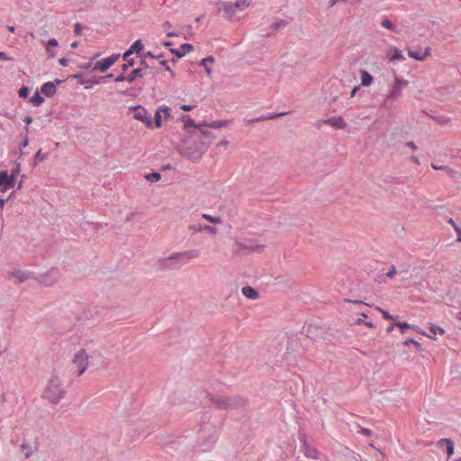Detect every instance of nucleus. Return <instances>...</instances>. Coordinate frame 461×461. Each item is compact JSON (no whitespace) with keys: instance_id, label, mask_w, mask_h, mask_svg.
I'll return each instance as SVG.
<instances>
[{"instance_id":"2eb2a0df","label":"nucleus","mask_w":461,"mask_h":461,"mask_svg":"<svg viewBox=\"0 0 461 461\" xmlns=\"http://www.w3.org/2000/svg\"><path fill=\"white\" fill-rule=\"evenodd\" d=\"M211 145V140H199L194 141L193 143L187 145L192 150H198V153H201V157L207 151L208 148Z\"/></svg>"},{"instance_id":"2f4dec72","label":"nucleus","mask_w":461,"mask_h":461,"mask_svg":"<svg viewBox=\"0 0 461 461\" xmlns=\"http://www.w3.org/2000/svg\"><path fill=\"white\" fill-rule=\"evenodd\" d=\"M230 122V120H216V121H212L211 122H207L206 121H203V127L219 129V128L225 127V126L229 125Z\"/></svg>"},{"instance_id":"09e8293b","label":"nucleus","mask_w":461,"mask_h":461,"mask_svg":"<svg viewBox=\"0 0 461 461\" xmlns=\"http://www.w3.org/2000/svg\"><path fill=\"white\" fill-rule=\"evenodd\" d=\"M375 309L381 312V314L384 320L390 321V320H396L398 318V315H392L387 310H384L379 306H376Z\"/></svg>"},{"instance_id":"13d9d810","label":"nucleus","mask_w":461,"mask_h":461,"mask_svg":"<svg viewBox=\"0 0 461 461\" xmlns=\"http://www.w3.org/2000/svg\"><path fill=\"white\" fill-rule=\"evenodd\" d=\"M159 65L162 66L164 68V70L165 71H167L170 73V76L172 78H175L176 77V73L174 70H172V68L168 66V61L167 60H165V59H162V60H159Z\"/></svg>"},{"instance_id":"c756f323","label":"nucleus","mask_w":461,"mask_h":461,"mask_svg":"<svg viewBox=\"0 0 461 461\" xmlns=\"http://www.w3.org/2000/svg\"><path fill=\"white\" fill-rule=\"evenodd\" d=\"M121 57L125 61V63L121 67L122 71L126 72L129 68L134 67L135 59L131 58V56H127V50L121 55Z\"/></svg>"},{"instance_id":"c85d7f7f","label":"nucleus","mask_w":461,"mask_h":461,"mask_svg":"<svg viewBox=\"0 0 461 461\" xmlns=\"http://www.w3.org/2000/svg\"><path fill=\"white\" fill-rule=\"evenodd\" d=\"M290 112H283V113H267V115H264V116H260V117H258V118H254V119H251L249 122V123L250 122H261V121H265V120H273V119H276L279 116H283V115H286L288 114Z\"/></svg>"},{"instance_id":"603ef678","label":"nucleus","mask_w":461,"mask_h":461,"mask_svg":"<svg viewBox=\"0 0 461 461\" xmlns=\"http://www.w3.org/2000/svg\"><path fill=\"white\" fill-rule=\"evenodd\" d=\"M393 84L402 88L403 86H409V81L394 74V81Z\"/></svg>"},{"instance_id":"a19ab883","label":"nucleus","mask_w":461,"mask_h":461,"mask_svg":"<svg viewBox=\"0 0 461 461\" xmlns=\"http://www.w3.org/2000/svg\"><path fill=\"white\" fill-rule=\"evenodd\" d=\"M288 25V22L286 20H284V19H278L276 20V22H274L271 25H270V29L273 31V32H277L281 29H284L285 27H286Z\"/></svg>"},{"instance_id":"a18cd8bd","label":"nucleus","mask_w":461,"mask_h":461,"mask_svg":"<svg viewBox=\"0 0 461 461\" xmlns=\"http://www.w3.org/2000/svg\"><path fill=\"white\" fill-rule=\"evenodd\" d=\"M381 25H382L384 28H385V29H387V30H389V31H392V32H396V33H398V32H399L396 30L394 23H393L391 20H389L388 18H386V17H385V18H384V19L382 20V22H381Z\"/></svg>"},{"instance_id":"338daca9","label":"nucleus","mask_w":461,"mask_h":461,"mask_svg":"<svg viewBox=\"0 0 461 461\" xmlns=\"http://www.w3.org/2000/svg\"><path fill=\"white\" fill-rule=\"evenodd\" d=\"M128 78H129V74L125 75V72L122 71L121 74H119L114 78V82L119 83V82L128 81Z\"/></svg>"},{"instance_id":"680f3d73","label":"nucleus","mask_w":461,"mask_h":461,"mask_svg":"<svg viewBox=\"0 0 461 461\" xmlns=\"http://www.w3.org/2000/svg\"><path fill=\"white\" fill-rule=\"evenodd\" d=\"M22 137H23V140L20 143V156L23 154V149L26 148L29 145L28 132L25 131V134L24 135L22 134Z\"/></svg>"},{"instance_id":"473e14b6","label":"nucleus","mask_w":461,"mask_h":461,"mask_svg":"<svg viewBox=\"0 0 461 461\" xmlns=\"http://www.w3.org/2000/svg\"><path fill=\"white\" fill-rule=\"evenodd\" d=\"M41 95V90H36L33 95L29 98L28 102L32 103L34 106L41 105L45 101Z\"/></svg>"},{"instance_id":"58836bf2","label":"nucleus","mask_w":461,"mask_h":461,"mask_svg":"<svg viewBox=\"0 0 461 461\" xmlns=\"http://www.w3.org/2000/svg\"><path fill=\"white\" fill-rule=\"evenodd\" d=\"M12 276L18 279L19 283H23L29 279L30 274L20 269H15L12 272Z\"/></svg>"},{"instance_id":"bf43d9fd","label":"nucleus","mask_w":461,"mask_h":461,"mask_svg":"<svg viewBox=\"0 0 461 461\" xmlns=\"http://www.w3.org/2000/svg\"><path fill=\"white\" fill-rule=\"evenodd\" d=\"M235 9L244 10L246 7L249 5V3L247 0H238L234 4H232Z\"/></svg>"},{"instance_id":"f3484780","label":"nucleus","mask_w":461,"mask_h":461,"mask_svg":"<svg viewBox=\"0 0 461 461\" xmlns=\"http://www.w3.org/2000/svg\"><path fill=\"white\" fill-rule=\"evenodd\" d=\"M218 8L219 12L222 11L224 16L228 19H230L235 14L234 6L230 2H219Z\"/></svg>"},{"instance_id":"423d86ee","label":"nucleus","mask_w":461,"mask_h":461,"mask_svg":"<svg viewBox=\"0 0 461 461\" xmlns=\"http://www.w3.org/2000/svg\"><path fill=\"white\" fill-rule=\"evenodd\" d=\"M73 363L77 366V375H82L88 365V355L85 349H80L75 354Z\"/></svg>"},{"instance_id":"f704fd0d","label":"nucleus","mask_w":461,"mask_h":461,"mask_svg":"<svg viewBox=\"0 0 461 461\" xmlns=\"http://www.w3.org/2000/svg\"><path fill=\"white\" fill-rule=\"evenodd\" d=\"M9 189V185H7V170H0V192L5 193Z\"/></svg>"},{"instance_id":"1a4fd4ad","label":"nucleus","mask_w":461,"mask_h":461,"mask_svg":"<svg viewBox=\"0 0 461 461\" xmlns=\"http://www.w3.org/2000/svg\"><path fill=\"white\" fill-rule=\"evenodd\" d=\"M395 325H397V328H399V330H401L402 334H404L406 332V330L410 329V330H414L415 332H417V333H419L420 335L427 336L429 339H435L434 337H432V336L429 335L428 333H426L420 326H418L416 324H410L407 321H395Z\"/></svg>"},{"instance_id":"412c9836","label":"nucleus","mask_w":461,"mask_h":461,"mask_svg":"<svg viewBox=\"0 0 461 461\" xmlns=\"http://www.w3.org/2000/svg\"><path fill=\"white\" fill-rule=\"evenodd\" d=\"M241 293L246 298L250 300H256L259 297L258 291L250 285L243 286L241 288Z\"/></svg>"},{"instance_id":"de8ad7c7","label":"nucleus","mask_w":461,"mask_h":461,"mask_svg":"<svg viewBox=\"0 0 461 461\" xmlns=\"http://www.w3.org/2000/svg\"><path fill=\"white\" fill-rule=\"evenodd\" d=\"M137 90L139 92H141L143 90V88L142 87L136 88V87L131 86L130 88H127L124 91H119V93H121V94H122V95H124L126 96L135 97V96H137V93H136Z\"/></svg>"},{"instance_id":"5701e85b","label":"nucleus","mask_w":461,"mask_h":461,"mask_svg":"<svg viewBox=\"0 0 461 461\" xmlns=\"http://www.w3.org/2000/svg\"><path fill=\"white\" fill-rule=\"evenodd\" d=\"M229 402V409H237L239 407H242L246 404V400L243 399L240 395H234L232 397H228Z\"/></svg>"},{"instance_id":"bb28decb","label":"nucleus","mask_w":461,"mask_h":461,"mask_svg":"<svg viewBox=\"0 0 461 461\" xmlns=\"http://www.w3.org/2000/svg\"><path fill=\"white\" fill-rule=\"evenodd\" d=\"M302 451L305 456L312 459H318V451L314 447H312L308 442L302 445Z\"/></svg>"},{"instance_id":"79ce46f5","label":"nucleus","mask_w":461,"mask_h":461,"mask_svg":"<svg viewBox=\"0 0 461 461\" xmlns=\"http://www.w3.org/2000/svg\"><path fill=\"white\" fill-rule=\"evenodd\" d=\"M48 158V153H42V149H40L34 155L33 167H37L39 163Z\"/></svg>"},{"instance_id":"e433bc0d","label":"nucleus","mask_w":461,"mask_h":461,"mask_svg":"<svg viewBox=\"0 0 461 461\" xmlns=\"http://www.w3.org/2000/svg\"><path fill=\"white\" fill-rule=\"evenodd\" d=\"M212 401L217 406V408L221 410H229L228 397H220L217 399H212Z\"/></svg>"},{"instance_id":"774afa93","label":"nucleus","mask_w":461,"mask_h":461,"mask_svg":"<svg viewBox=\"0 0 461 461\" xmlns=\"http://www.w3.org/2000/svg\"><path fill=\"white\" fill-rule=\"evenodd\" d=\"M83 25L80 23H76L74 24V34L76 36H80L82 34Z\"/></svg>"},{"instance_id":"7ed1b4c3","label":"nucleus","mask_w":461,"mask_h":461,"mask_svg":"<svg viewBox=\"0 0 461 461\" xmlns=\"http://www.w3.org/2000/svg\"><path fill=\"white\" fill-rule=\"evenodd\" d=\"M66 391L61 388V382L59 376L53 375L49 380L43 397L50 402L57 404L64 396Z\"/></svg>"},{"instance_id":"6e6d98bb","label":"nucleus","mask_w":461,"mask_h":461,"mask_svg":"<svg viewBox=\"0 0 461 461\" xmlns=\"http://www.w3.org/2000/svg\"><path fill=\"white\" fill-rule=\"evenodd\" d=\"M203 137L202 140H211L212 141L213 133L208 130H204L203 127H201V130H198Z\"/></svg>"},{"instance_id":"4be33fe9","label":"nucleus","mask_w":461,"mask_h":461,"mask_svg":"<svg viewBox=\"0 0 461 461\" xmlns=\"http://www.w3.org/2000/svg\"><path fill=\"white\" fill-rule=\"evenodd\" d=\"M360 79H361V86H369L374 82V77L366 69L361 68L359 70Z\"/></svg>"},{"instance_id":"4d7b16f0","label":"nucleus","mask_w":461,"mask_h":461,"mask_svg":"<svg viewBox=\"0 0 461 461\" xmlns=\"http://www.w3.org/2000/svg\"><path fill=\"white\" fill-rule=\"evenodd\" d=\"M408 55L416 60L424 61V57H422V54H420L418 50L409 49Z\"/></svg>"},{"instance_id":"864d4df0","label":"nucleus","mask_w":461,"mask_h":461,"mask_svg":"<svg viewBox=\"0 0 461 461\" xmlns=\"http://www.w3.org/2000/svg\"><path fill=\"white\" fill-rule=\"evenodd\" d=\"M447 222L451 224L456 233V240L461 242V227L456 223V221L450 218Z\"/></svg>"},{"instance_id":"052dcab7","label":"nucleus","mask_w":461,"mask_h":461,"mask_svg":"<svg viewBox=\"0 0 461 461\" xmlns=\"http://www.w3.org/2000/svg\"><path fill=\"white\" fill-rule=\"evenodd\" d=\"M203 218L208 221L211 223H221V218L219 216H212L209 214H203Z\"/></svg>"},{"instance_id":"0eeeda50","label":"nucleus","mask_w":461,"mask_h":461,"mask_svg":"<svg viewBox=\"0 0 461 461\" xmlns=\"http://www.w3.org/2000/svg\"><path fill=\"white\" fill-rule=\"evenodd\" d=\"M148 69H151V68L148 65L146 59H142L139 61V68H133L129 73V83L135 82L138 78H142L146 75V71Z\"/></svg>"},{"instance_id":"4468645a","label":"nucleus","mask_w":461,"mask_h":461,"mask_svg":"<svg viewBox=\"0 0 461 461\" xmlns=\"http://www.w3.org/2000/svg\"><path fill=\"white\" fill-rule=\"evenodd\" d=\"M143 50H144L143 41H142V40L138 39L127 50V56H131L133 53H135L136 56L139 58L140 56H142Z\"/></svg>"},{"instance_id":"9d476101","label":"nucleus","mask_w":461,"mask_h":461,"mask_svg":"<svg viewBox=\"0 0 461 461\" xmlns=\"http://www.w3.org/2000/svg\"><path fill=\"white\" fill-rule=\"evenodd\" d=\"M21 172V163L14 161L13 167L11 169V173H7V185L9 188H14L16 185V178Z\"/></svg>"},{"instance_id":"a878e982","label":"nucleus","mask_w":461,"mask_h":461,"mask_svg":"<svg viewBox=\"0 0 461 461\" xmlns=\"http://www.w3.org/2000/svg\"><path fill=\"white\" fill-rule=\"evenodd\" d=\"M190 229L193 230L194 232L198 231H206L209 233L215 234L217 232V228L210 225L196 223L190 226Z\"/></svg>"},{"instance_id":"f03ea898","label":"nucleus","mask_w":461,"mask_h":461,"mask_svg":"<svg viewBox=\"0 0 461 461\" xmlns=\"http://www.w3.org/2000/svg\"><path fill=\"white\" fill-rule=\"evenodd\" d=\"M213 430V427L209 423L203 422L200 424L194 447L203 452L212 450L217 440Z\"/></svg>"},{"instance_id":"393cba45","label":"nucleus","mask_w":461,"mask_h":461,"mask_svg":"<svg viewBox=\"0 0 461 461\" xmlns=\"http://www.w3.org/2000/svg\"><path fill=\"white\" fill-rule=\"evenodd\" d=\"M215 59L212 55L207 56L206 58L202 59L198 65L204 68V70L208 77L212 76V68L208 65V63H214Z\"/></svg>"},{"instance_id":"0e129e2a","label":"nucleus","mask_w":461,"mask_h":461,"mask_svg":"<svg viewBox=\"0 0 461 461\" xmlns=\"http://www.w3.org/2000/svg\"><path fill=\"white\" fill-rule=\"evenodd\" d=\"M59 46V41L55 39V38H51L50 39L46 44H45V47H46V50L47 51H50V48H54V47H58Z\"/></svg>"},{"instance_id":"8fccbe9b","label":"nucleus","mask_w":461,"mask_h":461,"mask_svg":"<svg viewBox=\"0 0 461 461\" xmlns=\"http://www.w3.org/2000/svg\"><path fill=\"white\" fill-rule=\"evenodd\" d=\"M429 331L434 334V335H437V334H439V335H444L446 333L445 330L440 327V326H438L434 323H429Z\"/></svg>"},{"instance_id":"f257e3e1","label":"nucleus","mask_w":461,"mask_h":461,"mask_svg":"<svg viewBox=\"0 0 461 461\" xmlns=\"http://www.w3.org/2000/svg\"><path fill=\"white\" fill-rule=\"evenodd\" d=\"M198 255L199 253L195 249L173 253L167 258L158 260L157 266L160 270H176L190 259L197 258Z\"/></svg>"},{"instance_id":"6e6552de","label":"nucleus","mask_w":461,"mask_h":461,"mask_svg":"<svg viewBox=\"0 0 461 461\" xmlns=\"http://www.w3.org/2000/svg\"><path fill=\"white\" fill-rule=\"evenodd\" d=\"M180 120L184 122V129L190 134L189 138L194 136L195 133L194 130L198 131L201 130V127H203V122L196 123L195 121L188 114H183Z\"/></svg>"},{"instance_id":"69168bd1","label":"nucleus","mask_w":461,"mask_h":461,"mask_svg":"<svg viewBox=\"0 0 461 461\" xmlns=\"http://www.w3.org/2000/svg\"><path fill=\"white\" fill-rule=\"evenodd\" d=\"M22 447L26 450L24 453V457L29 458L32 454V449L28 443H23Z\"/></svg>"},{"instance_id":"dca6fc26","label":"nucleus","mask_w":461,"mask_h":461,"mask_svg":"<svg viewBox=\"0 0 461 461\" xmlns=\"http://www.w3.org/2000/svg\"><path fill=\"white\" fill-rule=\"evenodd\" d=\"M179 153L181 156L192 161H198L202 158L201 153H198V150H192L188 146L179 149Z\"/></svg>"},{"instance_id":"6ab92c4d","label":"nucleus","mask_w":461,"mask_h":461,"mask_svg":"<svg viewBox=\"0 0 461 461\" xmlns=\"http://www.w3.org/2000/svg\"><path fill=\"white\" fill-rule=\"evenodd\" d=\"M57 90L58 88H56L50 81L43 83L41 86V93L48 98L53 97Z\"/></svg>"},{"instance_id":"37998d69","label":"nucleus","mask_w":461,"mask_h":461,"mask_svg":"<svg viewBox=\"0 0 461 461\" xmlns=\"http://www.w3.org/2000/svg\"><path fill=\"white\" fill-rule=\"evenodd\" d=\"M144 178L150 183H155L161 179V174L158 171H152L144 175Z\"/></svg>"},{"instance_id":"3c124183","label":"nucleus","mask_w":461,"mask_h":461,"mask_svg":"<svg viewBox=\"0 0 461 461\" xmlns=\"http://www.w3.org/2000/svg\"><path fill=\"white\" fill-rule=\"evenodd\" d=\"M68 79H76V80H77V83H78L79 85H84V84L87 83V80H86V79L84 78V75H83V73H80V72H77V73H76V74H73V75L68 76V77H67V80H68Z\"/></svg>"},{"instance_id":"9b49d317","label":"nucleus","mask_w":461,"mask_h":461,"mask_svg":"<svg viewBox=\"0 0 461 461\" xmlns=\"http://www.w3.org/2000/svg\"><path fill=\"white\" fill-rule=\"evenodd\" d=\"M323 123L331 126L336 130H345L348 126L342 116H332L323 121Z\"/></svg>"},{"instance_id":"b1692460","label":"nucleus","mask_w":461,"mask_h":461,"mask_svg":"<svg viewBox=\"0 0 461 461\" xmlns=\"http://www.w3.org/2000/svg\"><path fill=\"white\" fill-rule=\"evenodd\" d=\"M389 61L390 62H393V61H395V60H400V61H402V60H405V57L403 56L402 54V51L398 49L397 47H391V49L389 50Z\"/></svg>"},{"instance_id":"5fc2aeb1","label":"nucleus","mask_w":461,"mask_h":461,"mask_svg":"<svg viewBox=\"0 0 461 461\" xmlns=\"http://www.w3.org/2000/svg\"><path fill=\"white\" fill-rule=\"evenodd\" d=\"M159 109L161 111V113L164 114V120L167 121L173 118V115L171 113V108L167 105H161L159 106Z\"/></svg>"},{"instance_id":"49530a36","label":"nucleus","mask_w":461,"mask_h":461,"mask_svg":"<svg viewBox=\"0 0 461 461\" xmlns=\"http://www.w3.org/2000/svg\"><path fill=\"white\" fill-rule=\"evenodd\" d=\"M100 56V53H96L95 56H93L90 60L87 63H80L77 64V68L79 69H93V63L94 60H95Z\"/></svg>"},{"instance_id":"39448f33","label":"nucleus","mask_w":461,"mask_h":461,"mask_svg":"<svg viewBox=\"0 0 461 461\" xmlns=\"http://www.w3.org/2000/svg\"><path fill=\"white\" fill-rule=\"evenodd\" d=\"M120 53H113L107 58L97 60L93 67V71H98L100 73L106 72L120 59Z\"/></svg>"},{"instance_id":"72a5a7b5","label":"nucleus","mask_w":461,"mask_h":461,"mask_svg":"<svg viewBox=\"0 0 461 461\" xmlns=\"http://www.w3.org/2000/svg\"><path fill=\"white\" fill-rule=\"evenodd\" d=\"M402 88L396 86L393 84L387 95H386V100H390V99L395 100L398 97H400L402 95Z\"/></svg>"},{"instance_id":"4c0bfd02","label":"nucleus","mask_w":461,"mask_h":461,"mask_svg":"<svg viewBox=\"0 0 461 461\" xmlns=\"http://www.w3.org/2000/svg\"><path fill=\"white\" fill-rule=\"evenodd\" d=\"M431 166L436 170H442V172H446L451 178H456L457 176V172L447 166H436L434 164Z\"/></svg>"},{"instance_id":"aec40b11","label":"nucleus","mask_w":461,"mask_h":461,"mask_svg":"<svg viewBox=\"0 0 461 461\" xmlns=\"http://www.w3.org/2000/svg\"><path fill=\"white\" fill-rule=\"evenodd\" d=\"M113 74L109 73L104 76L95 77L94 79H88L87 80L88 85L85 86V89H86V90L91 89L93 87V85L101 84L103 82H105V81L113 78Z\"/></svg>"},{"instance_id":"a211bd4d","label":"nucleus","mask_w":461,"mask_h":461,"mask_svg":"<svg viewBox=\"0 0 461 461\" xmlns=\"http://www.w3.org/2000/svg\"><path fill=\"white\" fill-rule=\"evenodd\" d=\"M318 331L319 328L317 326L305 322L302 333L311 339H315L318 337Z\"/></svg>"},{"instance_id":"f8f14e48","label":"nucleus","mask_w":461,"mask_h":461,"mask_svg":"<svg viewBox=\"0 0 461 461\" xmlns=\"http://www.w3.org/2000/svg\"><path fill=\"white\" fill-rule=\"evenodd\" d=\"M193 50H194V46L191 43H187V42L182 43L180 45L179 49H176V48L169 49V52L171 54L175 55V57H176V59H182L187 53H189Z\"/></svg>"},{"instance_id":"cd10ccee","label":"nucleus","mask_w":461,"mask_h":461,"mask_svg":"<svg viewBox=\"0 0 461 461\" xmlns=\"http://www.w3.org/2000/svg\"><path fill=\"white\" fill-rule=\"evenodd\" d=\"M163 124V117L161 115V111L159 107L157 108L155 111L154 117H151V130L152 129H159L162 127Z\"/></svg>"},{"instance_id":"c9c22d12","label":"nucleus","mask_w":461,"mask_h":461,"mask_svg":"<svg viewBox=\"0 0 461 461\" xmlns=\"http://www.w3.org/2000/svg\"><path fill=\"white\" fill-rule=\"evenodd\" d=\"M55 282L56 279L52 277L51 274L49 272L45 273L40 277V283H41L45 286H51Z\"/></svg>"},{"instance_id":"c03bdc74","label":"nucleus","mask_w":461,"mask_h":461,"mask_svg":"<svg viewBox=\"0 0 461 461\" xmlns=\"http://www.w3.org/2000/svg\"><path fill=\"white\" fill-rule=\"evenodd\" d=\"M30 93H31V88L25 85H23L20 89L18 90V96L22 99H28L30 98Z\"/></svg>"},{"instance_id":"ea45409f","label":"nucleus","mask_w":461,"mask_h":461,"mask_svg":"<svg viewBox=\"0 0 461 461\" xmlns=\"http://www.w3.org/2000/svg\"><path fill=\"white\" fill-rule=\"evenodd\" d=\"M411 344V346L414 347L416 352H422V351H424V349L422 348L421 344L419 341H417L414 339H412V338H408L404 341H402V345H404V346H409Z\"/></svg>"},{"instance_id":"20e7f679","label":"nucleus","mask_w":461,"mask_h":461,"mask_svg":"<svg viewBox=\"0 0 461 461\" xmlns=\"http://www.w3.org/2000/svg\"><path fill=\"white\" fill-rule=\"evenodd\" d=\"M130 112L132 113V117L136 121L141 122L146 128L151 129V116L144 106L141 104L131 106L130 107Z\"/></svg>"},{"instance_id":"7c9ffc66","label":"nucleus","mask_w":461,"mask_h":461,"mask_svg":"<svg viewBox=\"0 0 461 461\" xmlns=\"http://www.w3.org/2000/svg\"><path fill=\"white\" fill-rule=\"evenodd\" d=\"M384 181L388 184L402 185L407 184L410 181V179L407 176H387L386 178L384 179Z\"/></svg>"},{"instance_id":"e2e57ef3","label":"nucleus","mask_w":461,"mask_h":461,"mask_svg":"<svg viewBox=\"0 0 461 461\" xmlns=\"http://www.w3.org/2000/svg\"><path fill=\"white\" fill-rule=\"evenodd\" d=\"M184 28L185 29V32L184 33V38L185 40H191L194 36V32H193V28H192V25L190 24H185L184 26Z\"/></svg>"},{"instance_id":"ddd939ff","label":"nucleus","mask_w":461,"mask_h":461,"mask_svg":"<svg viewBox=\"0 0 461 461\" xmlns=\"http://www.w3.org/2000/svg\"><path fill=\"white\" fill-rule=\"evenodd\" d=\"M438 447H445L447 454V460L454 455L455 452V442L448 438H440L437 442Z\"/></svg>"}]
</instances>
